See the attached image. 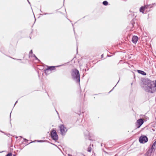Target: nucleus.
Here are the masks:
<instances>
[{"mask_svg":"<svg viewBox=\"0 0 156 156\" xmlns=\"http://www.w3.org/2000/svg\"><path fill=\"white\" fill-rule=\"evenodd\" d=\"M81 90L80 89V92H81Z\"/></svg>","mask_w":156,"mask_h":156,"instance_id":"17","label":"nucleus"},{"mask_svg":"<svg viewBox=\"0 0 156 156\" xmlns=\"http://www.w3.org/2000/svg\"><path fill=\"white\" fill-rule=\"evenodd\" d=\"M56 66H48L47 67V69L45 70V73L46 72V71L48 70H55V67H56Z\"/></svg>","mask_w":156,"mask_h":156,"instance_id":"9","label":"nucleus"},{"mask_svg":"<svg viewBox=\"0 0 156 156\" xmlns=\"http://www.w3.org/2000/svg\"><path fill=\"white\" fill-rule=\"evenodd\" d=\"M60 131L62 135H65L67 131L66 128L64 125H61L59 127Z\"/></svg>","mask_w":156,"mask_h":156,"instance_id":"4","label":"nucleus"},{"mask_svg":"<svg viewBox=\"0 0 156 156\" xmlns=\"http://www.w3.org/2000/svg\"><path fill=\"white\" fill-rule=\"evenodd\" d=\"M148 140L147 137L144 136H140L139 139V142L141 143H144L147 142Z\"/></svg>","mask_w":156,"mask_h":156,"instance_id":"6","label":"nucleus"},{"mask_svg":"<svg viewBox=\"0 0 156 156\" xmlns=\"http://www.w3.org/2000/svg\"><path fill=\"white\" fill-rule=\"evenodd\" d=\"M144 122V120L142 119L137 120L136 122V128H139Z\"/></svg>","mask_w":156,"mask_h":156,"instance_id":"5","label":"nucleus"},{"mask_svg":"<svg viewBox=\"0 0 156 156\" xmlns=\"http://www.w3.org/2000/svg\"><path fill=\"white\" fill-rule=\"evenodd\" d=\"M141 87L149 93H153L156 91V80L155 81L148 79H144L140 83Z\"/></svg>","mask_w":156,"mask_h":156,"instance_id":"1","label":"nucleus"},{"mask_svg":"<svg viewBox=\"0 0 156 156\" xmlns=\"http://www.w3.org/2000/svg\"><path fill=\"white\" fill-rule=\"evenodd\" d=\"M156 140L153 143V146H155L156 145Z\"/></svg>","mask_w":156,"mask_h":156,"instance_id":"14","label":"nucleus"},{"mask_svg":"<svg viewBox=\"0 0 156 156\" xmlns=\"http://www.w3.org/2000/svg\"><path fill=\"white\" fill-rule=\"evenodd\" d=\"M51 135L52 138L55 140H57L58 139V136L56 131L53 129L51 132Z\"/></svg>","mask_w":156,"mask_h":156,"instance_id":"3","label":"nucleus"},{"mask_svg":"<svg viewBox=\"0 0 156 156\" xmlns=\"http://www.w3.org/2000/svg\"><path fill=\"white\" fill-rule=\"evenodd\" d=\"M148 8V5H145L144 6L141 7L140 9V12L144 13V11Z\"/></svg>","mask_w":156,"mask_h":156,"instance_id":"7","label":"nucleus"},{"mask_svg":"<svg viewBox=\"0 0 156 156\" xmlns=\"http://www.w3.org/2000/svg\"><path fill=\"white\" fill-rule=\"evenodd\" d=\"M155 146H153V145L152 146V149H154V148Z\"/></svg>","mask_w":156,"mask_h":156,"instance_id":"15","label":"nucleus"},{"mask_svg":"<svg viewBox=\"0 0 156 156\" xmlns=\"http://www.w3.org/2000/svg\"><path fill=\"white\" fill-rule=\"evenodd\" d=\"M6 156H12V154L11 153H9Z\"/></svg>","mask_w":156,"mask_h":156,"instance_id":"13","label":"nucleus"},{"mask_svg":"<svg viewBox=\"0 0 156 156\" xmlns=\"http://www.w3.org/2000/svg\"><path fill=\"white\" fill-rule=\"evenodd\" d=\"M32 50H31L30 52V53H32Z\"/></svg>","mask_w":156,"mask_h":156,"instance_id":"16","label":"nucleus"},{"mask_svg":"<svg viewBox=\"0 0 156 156\" xmlns=\"http://www.w3.org/2000/svg\"><path fill=\"white\" fill-rule=\"evenodd\" d=\"M92 151V148L90 146L87 148V151L89 152H91Z\"/></svg>","mask_w":156,"mask_h":156,"instance_id":"11","label":"nucleus"},{"mask_svg":"<svg viewBox=\"0 0 156 156\" xmlns=\"http://www.w3.org/2000/svg\"><path fill=\"white\" fill-rule=\"evenodd\" d=\"M138 39V37L136 36H133L132 39V41L134 44H136Z\"/></svg>","mask_w":156,"mask_h":156,"instance_id":"8","label":"nucleus"},{"mask_svg":"<svg viewBox=\"0 0 156 156\" xmlns=\"http://www.w3.org/2000/svg\"><path fill=\"white\" fill-rule=\"evenodd\" d=\"M103 5H107L108 4V2L107 1H104L103 2Z\"/></svg>","mask_w":156,"mask_h":156,"instance_id":"12","label":"nucleus"},{"mask_svg":"<svg viewBox=\"0 0 156 156\" xmlns=\"http://www.w3.org/2000/svg\"><path fill=\"white\" fill-rule=\"evenodd\" d=\"M137 72L138 73L141 74L143 75H146V73L144 71L140 70H137Z\"/></svg>","mask_w":156,"mask_h":156,"instance_id":"10","label":"nucleus"},{"mask_svg":"<svg viewBox=\"0 0 156 156\" xmlns=\"http://www.w3.org/2000/svg\"><path fill=\"white\" fill-rule=\"evenodd\" d=\"M72 76L73 79H76L77 82L80 83V75L79 71L76 69H74L72 70L71 72Z\"/></svg>","mask_w":156,"mask_h":156,"instance_id":"2","label":"nucleus"}]
</instances>
